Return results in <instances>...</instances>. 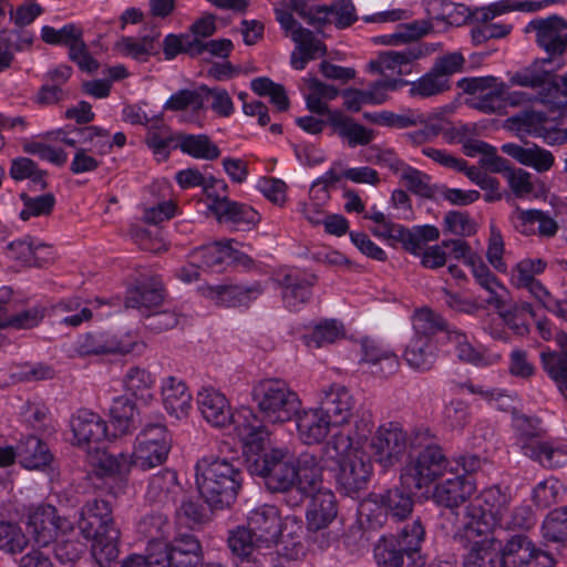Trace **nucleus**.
Masks as SVG:
<instances>
[{
  "label": "nucleus",
  "instance_id": "obj_18",
  "mask_svg": "<svg viewBox=\"0 0 567 567\" xmlns=\"http://www.w3.org/2000/svg\"><path fill=\"white\" fill-rule=\"evenodd\" d=\"M86 462L96 476L117 481L116 491H111L114 496L124 492L126 476L131 471V461L127 454L112 455L96 445L86 450Z\"/></svg>",
  "mask_w": 567,
  "mask_h": 567
},
{
  "label": "nucleus",
  "instance_id": "obj_22",
  "mask_svg": "<svg viewBox=\"0 0 567 567\" xmlns=\"http://www.w3.org/2000/svg\"><path fill=\"white\" fill-rule=\"evenodd\" d=\"M426 54V48L421 44H412L402 51L390 50L380 53L377 61L370 62V68L380 73L393 71L398 75H406L412 72L410 66Z\"/></svg>",
  "mask_w": 567,
  "mask_h": 567
},
{
  "label": "nucleus",
  "instance_id": "obj_20",
  "mask_svg": "<svg viewBox=\"0 0 567 567\" xmlns=\"http://www.w3.org/2000/svg\"><path fill=\"white\" fill-rule=\"evenodd\" d=\"M525 456L538 462L545 468H557L567 463V450L555 441H544L537 433H524L520 437Z\"/></svg>",
  "mask_w": 567,
  "mask_h": 567
},
{
  "label": "nucleus",
  "instance_id": "obj_50",
  "mask_svg": "<svg viewBox=\"0 0 567 567\" xmlns=\"http://www.w3.org/2000/svg\"><path fill=\"white\" fill-rule=\"evenodd\" d=\"M449 323L443 317L429 308L419 309L413 316L414 337L432 339L439 331L446 332Z\"/></svg>",
  "mask_w": 567,
  "mask_h": 567
},
{
  "label": "nucleus",
  "instance_id": "obj_31",
  "mask_svg": "<svg viewBox=\"0 0 567 567\" xmlns=\"http://www.w3.org/2000/svg\"><path fill=\"white\" fill-rule=\"evenodd\" d=\"M327 123L333 128L334 133L348 142L350 147L368 145L374 138L372 130L357 123L352 117L341 112L330 113Z\"/></svg>",
  "mask_w": 567,
  "mask_h": 567
},
{
  "label": "nucleus",
  "instance_id": "obj_42",
  "mask_svg": "<svg viewBox=\"0 0 567 567\" xmlns=\"http://www.w3.org/2000/svg\"><path fill=\"white\" fill-rule=\"evenodd\" d=\"M144 118L147 123V134L145 137L147 146L154 154L167 157L168 148L174 142L176 143L177 134L174 135L171 127L161 117L148 120L147 116H144Z\"/></svg>",
  "mask_w": 567,
  "mask_h": 567
},
{
  "label": "nucleus",
  "instance_id": "obj_55",
  "mask_svg": "<svg viewBox=\"0 0 567 567\" xmlns=\"http://www.w3.org/2000/svg\"><path fill=\"white\" fill-rule=\"evenodd\" d=\"M159 446L154 444H144L137 442L135 450L132 455H128L131 461V467L135 466L143 471L151 470L155 466L162 465L169 452H163L159 454Z\"/></svg>",
  "mask_w": 567,
  "mask_h": 567
},
{
  "label": "nucleus",
  "instance_id": "obj_30",
  "mask_svg": "<svg viewBox=\"0 0 567 567\" xmlns=\"http://www.w3.org/2000/svg\"><path fill=\"white\" fill-rule=\"evenodd\" d=\"M162 396L165 410L176 419L188 415L192 409V394L186 384L175 377H168L162 385Z\"/></svg>",
  "mask_w": 567,
  "mask_h": 567
},
{
  "label": "nucleus",
  "instance_id": "obj_8",
  "mask_svg": "<svg viewBox=\"0 0 567 567\" xmlns=\"http://www.w3.org/2000/svg\"><path fill=\"white\" fill-rule=\"evenodd\" d=\"M512 498L509 487L493 485L483 489L465 507V516L470 522L464 525V530L467 534L477 532L481 535L483 533L481 525L486 529L498 525L509 509Z\"/></svg>",
  "mask_w": 567,
  "mask_h": 567
},
{
  "label": "nucleus",
  "instance_id": "obj_12",
  "mask_svg": "<svg viewBox=\"0 0 567 567\" xmlns=\"http://www.w3.org/2000/svg\"><path fill=\"white\" fill-rule=\"evenodd\" d=\"M289 524L292 527L291 535L301 533L302 520L300 518L287 516L282 523L278 508L267 504L252 509L247 517V527L265 549H271L278 544Z\"/></svg>",
  "mask_w": 567,
  "mask_h": 567
},
{
  "label": "nucleus",
  "instance_id": "obj_17",
  "mask_svg": "<svg viewBox=\"0 0 567 567\" xmlns=\"http://www.w3.org/2000/svg\"><path fill=\"white\" fill-rule=\"evenodd\" d=\"M275 282L280 288L284 306L290 311H299L311 300L318 277L298 269H284L276 274Z\"/></svg>",
  "mask_w": 567,
  "mask_h": 567
},
{
  "label": "nucleus",
  "instance_id": "obj_44",
  "mask_svg": "<svg viewBox=\"0 0 567 567\" xmlns=\"http://www.w3.org/2000/svg\"><path fill=\"white\" fill-rule=\"evenodd\" d=\"M229 243H215L195 249L190 259L202 269L220 271L221 266L229 254Z\"/></svg>",
  "mask_w": 567,
  "mask_h": 567
},
{
  "label": "nucleus",
  "instance_id": "obj_2",
  "mask_svg": "<svg viewBox=\"0 0 567 567\" xmlns=\"http://www.w3.org/2000/svg\"><path fill=\"white\" fill-rule=\"evenodd\" d=\"M238 463L213 455L197 461L196 484L212 508L229 507L235 502L243 483Z\"/></svg>",
  "mask_w": 567,
  "mask_h": 567
},
{
  "label": "nucleus",
  "instance_id": "obj_39",
  "mask_svg": "<svg viewBox=\"0 0 567 567\" xmlns=\"http://www.w3.org/2000/svg\"><path fill=\"white\" fill-rule=\"evenodd\" d=\"M20 464L27 470H40L51 462V454L45 443L39 437L30 435L18 445Z\"/></svg>",
  "mask_w": 567,
  "mask_h": 567
},
{
  "label": "nucleus",
  "instance_id": "obj_63",
  "mask_svg": "<svg viewBox=\"0 0 567 567\" xmlns=\"http://www.w3.org/2000/svg\"><path fill=\"white\" fill-rule=\"evenodd\" d=\"M536 525V516L529 505H517L507 511L498 526L505 529H530Z\"/></svg>",
  "mask_w": 567,
  "mask_h": 567
},
{
  "label": "nucleus",
  "instance_id": "obj_57",
  "mask_svg": "<svg viewBox=\"0 0 567 567\" xmlns=\"http://www.w3.org/2000/svg\"><path fill=\"white\" fill-rule=\"evenodd\" d=\"M445 339L455 347L456 355L460 360L473 364L483 363V354L470 343L464 332L449 327L445 332Z\"/></svg>",
  "mask_w": 567,
  "mask_h": 567
},
{
  "label": "nucleus",
  "instance_id": "obj_13",
  "mask_svg": "<svg viewBox=\"0 0 567 567\" xmlns=\"http://www.w3.org/2000/svg\"><path fill=\"white\" fill-rule=\"evenodd\" d=\"M338 514L337 501L330 489H318L311 496L307 511V528L313 542L322 549L338 542V533L328 530Z\"/></svg>",
  "mask_w": 567,
  "mask_h": 567
},
{
  "label": "nucleus",
  "instance_id": "obj_62",
  "mask_svg": "<svg viewBox=\"0 0 567 567\" xmlns=\"http://www.w3.org/2000/svg\"><path fill=\"white\" fill-rule=\"evenodd\" d=\"M365 218L373 220L377 225L372 228V233L380 238L391 241L392 245L400 244L408 228L395 224L381 212H373L365 215Z\"/></svg>",
  "mask_w": 567,
  "mask_h": 567
},
{
  "label": "nucleus",
  "instance_id": "obj_51",
  "mask_svg": "<svg viewBox=\"0 0 567 567\" xmlns=\"http://www.w3.org/2000/svg\"><path fill=\"white\" fill-rule=\"evenodd\" d=\"M20 199L23 204V208L21 209L19 216L23 221H27L33 217L51 215L55 205V197L51 193L37 196L21 193Z\"/></svg>",
  "mask_w": 567,
  "mask_h": 567
},
{
  "label": "nucleus",
  "instance_id": "obj_14",
  "mask_svg": "<svg viewBox=\"0 0 567 567\" xmlns=\"http://www.w3.org/2000/svg\"><path fill=\"white\" fill-rule=\"evenodd\" d=\"M526 32L535 33V42L548 54L543 60L544 63H549L567 52V20L558 14L532 20Z\"/></svg>",
  "mask_w": 567,
  "mask_h": 567
},
{
  "label": "nucleus",
  "instance_id": "obj_60",
  "mask_svg": "<svg viewBox=\"0 0 567 567\" xmlns=\"http://www.w3.org/2000/svg\"><path fill=\"white\" fill-rule=\"evenodd\" d=\"M251 90L259 96H269L278 111L284 112L289 109V99L281 84L275 83L268 78H257L251 81Z\"/></svg>",
  "mask_w": 567,
  "mask_h": 567
},
{
  "label": "nucleus",
  "instance_id": "obj_6",
  "mask_svg": "<svg viewBox=\"0 0 567 567\" xmlns=\"http://www.w3.org/2000/svg\"><path fill=\"white\" fill-rule=\"evenodd\" d=\"M425 536L420 519L405 525L398 535L382 537L374 547V558L382 567H422L421 543Z\"/></svg>",
  "mask_w": 567,
  "mask_h": 567
},
{
  "label": "nucleus",
  "instance_id": "obj_1",
  "mask_svg": "<svg viewBox=\"0 0 567 567\" xmlns=\"http://www.w3.org/2000/svg\"><path fill=\"white\" fill-rule=\"evenodd\" d=\"M197 404L203 417L213 426L225 427L231 424L249 452L258 453L264 449L269 432L252 409L241 408L233 413L226 396L213 388L198 392Z\"/></svg>",
  "mask_w": 567,
  "mask_h": 567
},
{
  "label": "nucleus",
  "instance_id": "obj_23",
  "mask_svg": "<svg viewBox=\"0 0 567 567\" xmlns=\"http://www.w3.org/2000/svg\"><path fill=\"white\" fill-rule=\"evenodd\" d=\"M475 492L474 483L464 475L443 480L434 487L433 501L447 509H457Z\"/></svg>",
  "mask_w": 567,
  "mask_h": 567
},
{
  "label": "nucleus",
  "instance_id": "obj_48",
  "mask_svg": "<svg viewBox=\"0 0 567 567\" xmlns=\"http://www.w3.org/2000/svg\"><path fill=\"white\" fill-rule=\"evenodd\" d=\"M297 483L312 491L322 489V466L319 458L311 453H301L297 458Z\"/></svg>",
  "mask_w": 567,
  "mask_h": 567
},
{
  "label": "nucleus",
  "instance_id": "obj_61",
  "mask_svg": "<svg viewBox=\"0 0 567 567\" xmlns=\"http://www.w3.org/2000/svg\"><path fill=\"white\" fill-rule=\"evenodd\" d=\"M45 308L34 306L0 320V329L14 328L17 330L32 329L43 320Z\"/></svg>",
  "mask_w": 567,
  "mask_h": 567
},
{
  "label": "nucleus",
  "instance_id": "obj_52",
  "mask_svg": "<svg viewBox=\"0 0 567 567\" xmlns=\"http://www.w3.org/2000/svg\"><path fill=\"white\" fill-rule=\"evenodd\" d=\"M343 337V326L337 320H323L319 322L311 334L305 336V342L309 348H321L336 342Z\"/></svg>",
  "mask_w": 567,
  "mask_h": 567
},
{
  "label": "nucleus",
  "instance_id": "obj_54",
  "mask_svg": "<svg viewBox=\"0 0 567 567\" xmlns=\"http://www.w3.org/2000/svg\"><path fill=\"white\" fill-rule=\"evenodd\" d=\"M9 173L11 178L14 181H23L28 178L35 187H39V189H44L47 187V182L44 179L45 172L40 169L38 165L28 157H18L12 159Z\"/></svg>",
  "mask_w": 567,
  "mask_h": 567
},
{
  "label": "nucleus",
  "instance_id": "obj_37",
  "mask_svg": "<svg viewBox=\"0 0 567 567\" xmlns=\"http://www.w3.org/2000/svg\"><path fill=\"white\" fill-rule=\"evenodd\" d=\"M209 290L216 303L226 307L248 306L261 293L259 286L218 285Z\"/></svg>",
  "mask_w": 567,
  "mask_h": 567
},
{
  "label": "nucleus",
  "instance_id": "obj_33",
  "mask_svg": "<svg viewBox=\"0 0 567 567\" xmlns=\"http://www.w3.org/2000/svg\"><path fill=\"white\" fill-rule=\"evenodd\" d=\"M181 491L176 473L164 470L150 478L145 496L151 503L166 506L175 503Z\"/></svg>",
  "mask_w": 567,
  "mask_h": 567
},
{
  "label": "nucleus",
  "instance_id": "obj_49",
  "mask_svg": "<svg viewBox=\"0 0 567 567\" xmlns=\"http://www.w3.org/2000/svg\"><path fill=\"white\" fill-rule=\"evenodd\" d=\"M124 385L134 396L147 401L152 398L151 391L155 385V378L144 368L132 367L124 377Z\"/></svg>",
  "mask_w": 567,
  "mask_h": 567
},
{
  "label": "nucleus",
  "instance_id": "obj_59",
  "mask_svg": "<svg viewBox=\"0 0 567 567\" xmlns=\"http://www.w3.org/2000/svg\"><path fill=\"white\" fill-rule=\"evenodd\" d=\"M432 24L427 20H415L409 23H402L398 27V32L383 37V43L398 45L408 41H413L430 33Z\"/></svg>",
  "mask_w": 567,
  "mask_h": 567
},
{
  "label": "nucleus",
  "instance_id": "obj_27",
  "mask_svg": "<svg viewBox=\"0 0 567 567\" xmlns=\"http://www.w3.org/2000/svg\"><path fill=\"white\" fill-rule=\"evenodd\" d=\"M164 300V288L158 277L136 285L127 291L125 307L137 309L143 316L159 307Z\"/></svg>",
  "mask_w": 567,
  "mask_h": 567
},
{
  "label": "nucleus",
  "instance_id": "obj_11",
  "mask_svg": "<svg viewBox=\"0 0 567 567\" xmlns=\"http://www.w3.org/2000/svg\"><path fill=\"white\" fill-rule=\"evenodd\" d=\"M465 59L452 52L435 59L432 68L410 84V96L427 99L444 94L452 89V76L463 70Z\"/></svg>",
  "mask_w": 567,
  "mask_h": 567
},
{
  "label": "nucleus",
  "instance_id": "obj_45",
  "mask_svg": "<svg viewBox=\"0 0 567 567\" xmlns=\"http://www.w3.org/2000/svg\"><path fill=\"white\" fill-rule=\"evenodd\" d=\"M377 503L388 515L398 520L406 518L413 508L411 492L406 493L400 488L390 489L385 494L379 495Z\"/></svg>",
  "mask_w": 567,
  "mask_h": 567
},
{
  "label": "nucleus",
  "instance_id": "obj_34",
  "mask_svg": "<svg viewBox=\"0 0 567 567\" xmlns=\"http://www.w3.org/2000/svg\"><path fill=\"white\" fill-rule=\"evenodd\" d=\"M437 349L427 337H413L404 350V360L414 370L430 371L437 358Z\"/></svg>",
  "mask_w": 567,
  "mask_h": 567
},
{
  "label": "nucleus",
  "instance_id": "obj_19",
  "mask_svg": "<svg viewBox=\"0 0 567 567\" xmlns=\"http://www.w3.org/2000/svg\"><path fill=\"white\" fill-rule=\"evenodd\" d=\"M228 547L236 557L237 567H266L271 560V554L262 553V544L257 542L255 535L247 526L231 530L228 536Z\"/></svg>",
  "mask_w": 567,
  "mask_h": 567
},
{
  "label": "nucleus",
  "instance_id": "obj_15",
  "mask_svg": "<svg viewBox=\"0 0 567 567\" xmlns=\"http://www.w3.org/2000/svg\"><path fill=\"white\" fill-rule=\"evenodd\" d=\"M406 446V433L399 423L394 422L379 426L369 444L372 457L384 468L400 462Z\"/></svg>",
  "mask_w": 567,
  "mask_h": 567
},
{
  "label": "nucleus",
  "instance_id": "obj_43",
  "mask_svg": "<svg viewBox=\"0 0 567 567\" xmlns=\"http://www.w3.org/2000/svg\"><path fill=\"white\" fill-rule=\"evenodd\" d=\"M156 35H145L143 38L124 37L116 42V49L120 53L131 56L140 62H146L152 54L157 53V39Z\"/></svg>",
  "mask_w": 567,
  "mask_h": 567
},
{
  "label": "nucleus",
  "instance_id": "obj_5",
  "mask_svg": "<svg viewBox=\"0 0 567 567\" xmlns=\"http://www.w3.org/2000/svg\"><path fill=\"white\" fill-rule=\"evenodd\" d=\"M25 524L34 544L47 547L54 543L55 558L63 564L71 561V524L58 515L54 506L39 505L31 508Z\"/></svg>",
  "mask_w": 567,
  "mask_h": 567
},
{
  "label": "nucleus",
  "instance_id": "obj_46",
  "mask_svg": "<svg viewBox=\"0 0 567 567\" xmlns=\"http://www.w3.org/2000/svg\"><path fill=\"white\" fill-rule=\"evenodd\" d=\"M101 340V354H128V353H142L145 349V344L137 340V338L131 333H124L121 336L112 334L109 332L100 333Z\"/></svg>",
  "mask_w": 567,
  "mask_h": 567
},
{
  "label": "nucleus",
  "instance_id": "obj_28",
  "mask_svg": "<svg viewBox=\"0 0 567 567\" xmlns=\"http://www.w3.org/2000/svg\"><path fill=\"white\" fill-rule=\"evenodd\" d=\"M331 426L333 422L320 408L305 411L298 416V435L307 445L321 443Z\"/></svg>",
  "mask_w": 567,
  "mask_h": 567
},
{
  "label": "nucleus",
  "instance_id": "obj_10",
  "mask_svg": "<svg viewBox=\"0 0 567 567\" xmlns=\"http://www.w3.org/2000/svg\"><path fill=\"white\" fill-rule=\"evenodd\" d=\"M250 472L265 478L271 492L287 489L298 480L293 454L288 449H271L255 458Z\"/></svg>",
  "mask_w": 567,
  "mask_h": 567
},
{
  "label": "nucleus",
  "instance_id": "obj_35",
  "mask_svg": "<svg viewBox=\"0 0 567 567\" xmlns=\"http://www.w3.org/2000/svg\"><path fill=\"white\" fill-rule=\"evenodd\" d=\"M502 152L513 157L518 163L535 168L537 172L549 171L555 162L551 152L540 148L537 145L523 147L515 143H507L502 146Z\"/></svg>",
  "mask_w": 567,
  "mask_h": 567
},
{
  "label": "nucleus",
  "instance_id": "obj_58",
  "mask_svg": "<svg viewBox=\"0 0 567 567\" xmlns=\"http://www.w3.org/2000/svg\"><path fill=\"white\" fill-rule=\"evenodd\" d=\"M564 492L565 488L557 478L548 477L534 487L532 499L537 507L547 508L558 503Z\"/></svg>",
  "mask_w": 567,
  "mask_h": 567
},
{
  "label": "nucleus",
  "instance_id": "obj_24",
  "mask_svg": "<svg viewBox=\"0 0 567 567\" xmlns=\"http://www.w3.org/2000/svg\"><path fill=\"white\" fill-rule=\"evenodd\" d=\"M107 434L105 421L95 412L80 409L73 417V437L79 446L92 449L101 443Z\"/></svg>",
  "mask_w": 567,
  "mask_h": 567
},
{
  "label": "nucleus",
  "instance_id": "obj_32",
  "mask_svg": "<svg viewBox=\"0 0 567 567\" xmlns=\"http://www.w3.org/2000/svg\"><path fill=\"white\" fill-rule=\"evenodd\" d=\"M512 220L517 231L529 236L536 234L535 224H538V234L545 237H554L558 230L557 223L542 210H522L517 208Z\"/></svg>",
  "mask_w": 567,
  "mask_h": 567
},
{
  "label": "nucleus",
  "instance_id": "obj_56",
  "mask_svg": "<svg viewBox=\"0 0 567 567\" xmlns=\"http://www.w3.org/2000/svg\"><path fill=\"white\" fill-rule=\"evenodd\" d=\"M542 532L548 542H565L567 539V507L551 511L543 523Z\"/></svg>",
  "mask_w": 567,
  "mask_h": 567
},
{
  "label": "nucleus",
  "instance_id": "obj_41",
  "mask_svg": "<svg viewBox=\"0 0 567 567\" xmlns=\"http://www.w3.org/2000/svg\"><path fill=\"white\" fill-rule=\"evenodd\" d=\"M29 544L30 538L19 523L0 519V551L16 557L21 555Z\"/></svg>",
  "mask_w": 567,
  "mask_h": 567
},
{
  "label": "nucleus",
  "instance_id": "obj_40",
  "mask_svg": "<svg viewBox=\"0 0 567 567\" xmlns=\"http://www.w3.org/2000/svg\"><path fill=\"white\" fill-rule=\"evenodd\" d=\"M7 248L8 255L11 258L29 266L42 267L51 259V256H40L42 250L50 252V248L44 244H35L34 239L30 236L11 241Z\"/></svg>",
  "mask_w": 567,
  "mask_h": 567
},
{
  "label": "nucleus",
  "instance_id": "obj_26",
  "mask_svg": "<svg viewBox=\"0 0 567 567\" xmlns=\"http://www.w3.org/2000/svg\"><path fill=\"white\" fill-rule=\"evenodd\" d=\"M465 536L470 545L463 566L494 567L499 553V542L493 536L485 535L484 529L481 535L477 532H465Z\"/></svg>",
  "mask_w": 567,
  "mask_h": 567
},
{
  "label": "nucleus",
  "instance_id": "obj_38",
  "mask_svg": "<svg viewBox=\"0 0 567 567\" xmlns=\"http://www.w3.org/2000/svg\"><path fill=\"white\" fill-rule=\"evenodd\" d=\"M175 148L194 158L213 161L220 156V150L212 140L204 134L193 135L178 133Z\"/></svg>",
  "mask_w": 567,
  "mask_h": 567
},
{
  "label": "nucleus",
  "instance_id": "obj_36",
  "mask_svg": "<svg viewBox=\"0 0 567 567\" xmlns=\"http://www.w3.org/2000/svg\"><path fill=\"white\" fill-rule=\"evenodd\" d=\"M213 214L218 221L231 223L237 227H251L261 219L259 213L252 207L230 199L224 203L219 202Z\"/></svg>",
  "mask_w": 567,
  "mask_h": 567
},
{
  "label": "nucleus",
  "instance_id": "obj_47",
  "mask_svg": "<svg viewBox=\"0 0 567 567\" xmlns=\"http://www.w3.org/2000/svg\"><path fill=\"white\" fill-rule=\"evenodd\" d=\"M73 146L80 144L89 152H96L100 154L106 153L111 150L109 144L110 132L99 126H73Z\"/></svg>",
  "mask_w": 567,
  "mask_h": 567
},
{
  "label": "nucleus",
  "instance_id": "obj_4",
  "mask_svg": "<svg viewBox=\"0 0 567 567\" xmlns=\"http://www.w3.org/2000/svg\"><path fill=\"white\" fill-rule=\"evenodd\" d=\"M412 447L421 449L416 455H410L402 468L401 483L410 492L429 488L449 467V460L442 447L435 443V436L429 429H416L411 439Z\"/></svg>",
  "mask_w": 567,
  "mask_h": 567
},
{
  "label": "nucleus",
  "instance_id": "obj_16",
  "mask_svg": "<svg viewBox=\"0 0 567 567\" xmlns=\"http://www.w3.org/2000/svg\"><path fill=\"white\" fill-rule=\"evenodd\" d=\"M336 475L339 488L348 496H355L368 487L372 476V462L363 452L353 450L338 461Z\"/></svg>",
  "mask_w": 567,
  "mask_h": 567
},
{
  "label": "nucleus",
  "instance_id": "obj_21",
  "mask_svg": "<svg viewBox=\"0 0 567 567\" xmlns=\"http://www.w3.org/2000/svg\"><path fill=\"white\" fill-rule=\"evenodd\" d=\"M320 409L331 419L333 427L343 426L353 416L354 399L344 385L333 383L321 390Z\"/></svg>",
  "mask_w": 567,
  "mask_h": 567
},
{
  "label": "nucleus",
  "instance_id": "obj_29",
  "mask_svg": "<svg viewBox=\"0 0 567 567\" xmlns=\"http://www.w3.org/2000/svg\"><path fill=\"white\" fill-rule=\"evenodd\" d=\"M291 38L296 43L291 53V66L296 70H303L309 61L326 54V45L308 29L298 27Z\"/></svg>",
  "mask_w": 567,
  "mask_h": 567
},
{
  "label": "nucleus",
  "instance_id": "obj_53",
  "mask_svg": "<svg viewBox=\"0 0 567 567\" xmlns=\"http://www.w3.org/2000/svg\"><path fill=\"white\" fill-rule=\"evenodd\" d=\"M82 35V29L73 25V63L82 73L93 76L97 73L101 63L91 54Z\"/></svg>",
  "mask_w": 567,
  "mask_h": 567
},
{
  "label": "nucleus",
  "instance_id": "obj_9",
  "mask_svg": "<svg viewBox=\"0 0 567 567\" xmlns=\"http://www.w3.org/2000/svg\"><path fill=\"white\" fill-rule=\"evenodd\" d=\"M457 86L464 93L473 95L466 101V104L485 114L501 112L507 100L511 105H518L525 95L514 92L506 97V85L494 76L464 78L457 82Z\"/></svg>",
  "mask_w": 567,
  "mask_h": 567
},
{
  "label": "nucleus",
  "instance_id": "obj_64",
  "mask_svg": "<svg viewBox=\"0 0 567 567\" xmlns=\"http://www.w3.org/2000/svg\"><path fill=\"white\" fill-rule=\"evenodd\" d=\"M110 413L121 433L130 432L135 413V404L130 398L124 395L115 398L110 408Z\"/></svg>",
  "mask_w": 567,
  "mask_h": 567
},
{
  "label": "nucleus",
  "instance_id": "obj_3",
  "mask_svg": "<svg viewBox=\"0 0 567 567\" xmlns=\"http://www.w3.org/2000/svg\"><path fill=\"white\" fill-rule=\"evenodd\" d=\"M79 528L92 542L91 554L100 567H107L117 558L121 532L109 502L97 498L89 501L82 508Z\"/></svg>",
  "mask_w": 567,
  "mask_h": 567
},
{
  "label": "nucleus",
  "instance_id": "obj_7",
  "mask_svg": "<svg viewBox=\"0 0 567 567\" xmlns=\"http://www.w3.org/2000/svg\"><path fill=\"white\" fill-rule=\"evenodd\" d=\"M252 398L265 421L272 424L291 421L301 408L297 392L277 378L258 381L252 388Z\"/></svg>",
  "mask_w": 567,
  "mask_h": 567
},
{
  "label": "nucleus",
  "instance_id": "obj_25",
  "mask_svg": "<svg viewBox=\"0 0 567 567\" xmlns=\"http://www.w3.org/2000/svg\"><path fill=\"white\" fill-rule=\"evenodd\" d=\"M502 567H528L529 564L538 557L549 559L543 550L536 548L535 544L524 534L512 536L506 544L501 547Z\"/></svg>",
  "mask_w": 567,
  "mask_h": 567
}]
</instances>
